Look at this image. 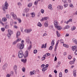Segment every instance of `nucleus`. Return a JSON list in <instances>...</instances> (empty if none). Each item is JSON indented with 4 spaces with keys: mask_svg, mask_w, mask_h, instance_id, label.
Wrapping results in <instances>:
<instances>
[{
    "mask_svg": "<svg viewBox=\"0 0 77 77\" xmlns=\"http://www.w3.org/2000/svg\"><path fill=\"white\" fill-rule=\"evenodd\" d=\"M13 23H14V22H13V20H11V21L10 23V24H11V26H12L13 25Z\"/></svg>",
    "mask_w": 77,
    "mask_h": 77,
    "instance_id": "obj_51",
    "label": "nucleus"
},
{
    "mask_svg": "<svg viewBox=\"0 0 77 77\" xmlns=\"http://www.w3.org/2000/svg\"><path fill=\"white\" fill-rule=\"evenodd\" d=\"M29 44L30 45L28 48V50H30L31 48H32V42H30Z\"/></svg>",
    "mask_w": 77,
    "mask_h": 77,
    "instance_id": "obj_14",
    "label": "nucleus"
},
{
    "mask_svg": "<svg viewBox=\"0 0 77 77\" xmlns=\"http://www.w3.org/2000/svg\"><path fill=\"white\" fill-rule=\"evenodd\" d=\"M64 72L65 73H67L68 72V70L67 69H65V70Z\"/></svg>",
    "mask_w": 77,
    "mask_h": 77,
    "instance_id": "obj_53",
    "label": "nucleus"
},
{
    "mask_svg": "<svg viewBox=\"0 0 77 77\" xmlns=\"http://www.w3.org/2000/svg\"><path fill=\"white\" fill-rule=\"evenodd\" d=\"M73 75L74 77H76V70H75L73 72Z\"/></svg>",
    "mask_w": 77,
    "mask_h": 77,
    "instance_id": "obj_22",
    "label": "nucleus"
},
{
    "mask_svg": "<svg viewBox=\"0 0 77 77\" xmlns=\"http://www.w3.org/2000/svg\"><path fill=\"white\" fill-rule=\"evenodd\" d=\"M48 8L51 11H52V10H53V8H52V5H49L48 6Z\"/></svg>",
    "mask_w": 77,
    "mask_h": 77,
    "instance_id": "obj_17",
    "label": "nucleus"
},
{
    "mask_svg": "<svg viewBox=\"0 0 77 77\" xmlns=\"http://www.w3.org/2000/svg\"><path fill=\"white\" fill-rule=\"evenodd\" d=\"M21 38H19L17 39V40H16V41L17 42H19V41H21Z\"/></svg>",
    "mask_w": 77,
    "mask_h": 77,
    "instance_id": "obj_42",
    "label": "nucleus"
},
{
    "mask_svg": "<svg viewBox=\"0 0 77 77\" xmlns=\"http://www.w3.org/2000/svg\"><path fill=\"white\" fill-rule=\"evenodd\" d=\"M57 10H62L63 9V6L61 5L58 6L57 7Z\"/></svg>",
    "mask_w": 77,
    "mask_h": 77,
    "instance_id": "obj_13",
    "label": "nucleus"
},
{
    "mask_svg": "<svg viewBox=\"0 0 77 77\" xmlns=\"http://www.w3.org/2000/svg\"><path fill=\"white\" fill-rule=\"evenodd\" d=\"M72 50L74 51L75 50V55H77V46H75L72 47Z\"/></svg>",
    "mask_w": 77,
    "mask_h": 77,
    "instance_id": "obj_4",
    "label": "nucleus"
},
{
    "mask_svg": "<svg viewBox=\"0 0 77 77\" xmlns=\"http://www.w3.org/2000/svg\"><path fill=\"white\" fill-rule=\"evenodd\" d=\"M30 15V14L29 13H27L26 14V17H29V16Z\"/></svg>",
    "mask_w": 77,
    "mask_h": 77,
    "instance_id": "obj_59",
    "label": "nucleus"
},
{
    "mask_svg": "<svg viewBox=\"0 0 77 77\" xmlns=\"http://www.w3.org/2000/svg\"><path fill=\"white\" fill-rule=\"evenodd\" d=\"M14 74V72L11 71L10 72V75H12Z\"/></svg>",
    "mask_w": 77,
    "mask_h": 77,
    "instance_id": "obj_48",
    "label": "nucleus"
},
{
    "mask_svg": "<svg viewBox=\"0 0 77 77\" xmlns=\"http://www.w3.org/2000/svg\"><path fill=\"white\" fill-rule=\"evenodd\" d=\"M65 29H69V26H65V27H64Z\"/></svg>",
    "mask_w": 77,
    "mask_h": 77,
    "instance_id": "obj_49",
    "label": "nucleus"
},
{
    "mask_svg": "<svg viewBox=\"0 0 77 77\" xmlns=\"http://www.w3.org/2000/svg\"><path fill=\"white\" fill-rule=\"evenodd\" d=\"M23 56L24 53H23V51H19L18 53V57L19 58H21V57H23Z\"/></svg>",
    "mask_w": 77,
    "mask_h": 77,
    "instance_id": "obj_3",
    "label": "nucleus"
},
{
    "mask_svg": "<svg viewBox=\"0 0 77 77\" xmlns=\"http://www.w3.org/2000/svg\"><path fill=\"white\" fill-rule=\"evenodd\" d=\"M28 56H29V51H26L25 52L24 57L25 58L27 57H28Z\"/></svg>",
    "mask_w": 77,
    "mask_h": 77,
    "instance_id": "obj_9",
    "label": "nucleus"
},
{
    "mask_svg": "<svg viewBox=\"0 0 77 77\" xmlns=\"http://www.w3.org/2000/svg\"><path fill=\"white\" fill-rule=\"evenodd\" d=\"M30 9H29V8H26L24 9V11L26 12H27Z\"/></svg>",
    "mask_w": 77,
    "mask_h": 77,
    "instance_id": "obj_26",
    "label": "nucleus"
},
{
    "mask_svg": "<svg viewBox=\"0 0 77 77\" xmlns=\"http://www.w3.org/2000/svg\"><path fill=\"white\" fill-rule=\"evenodd\" d=\"M21 61L22 62H23V63H26V62H27V59H22L21 60Z\"/></svg>",
    "mask_w": 77,
    "mask_h": 77,
    "instance_id": "obj_21",
    "label": "nucleus"
},
{
    "mask_svg": "<svg viewBox=\"0 0 77 77\" xmlns=\"http://www.w3.org/2000/svg\"><path fill=\"white\" fill-rule=\"evenodd\" d=\"M41 12L42 14H44V9H42L41 10Z\"/></svg>",
    "mask_w": 77,
    "mask_h": 77,
    "instance_id": "obj_45",
    "label": "nucleus"
},
{
    "mask_svg": "<svg viewBox=\"0 0 77 77\" xmlns=\"http://www.w3.org/2000/svg\"><path fill=\"white\" fill-rule=\"evenodd\" d=\"M56 33H57V37H60V34L59 32H58V31H56Z\"/></svg>",
    "mask_w": 77,
    "mask_h": 77,
    "instance_id": "obj_29",
    "label": "nucleus"
},
{
    "mask_svg": "<svg viewBox=\"0 0 77 77\" xmlns=\"http://www.w3.org/2000/svg\"><path fill=\"white\" fill-rule=\"evenodd\" d=\"M69 6L70 7H71V8H73V7H74V6H73L72 4H70L69 5Z\"/></svg>",
    "mask_w": 77,
    "mask_h": 77,
    "instance_id": "obj_58",
    "label": "nucleus"
},
{
    "mask_svg": "<svg viewBox=\"0 0 77 77\" xmlns=\"http://www.w3.org/2000/svg\"><path fill=\"white\" fill-rule=\"evenodd\" d=\"M63 47H66V48H68V47H69L68 45L66 44H63Z\"/></svg>",
    "mask_w": 77,
    "mask_h": 77,
    "instance_id": "obj_36",
    "label": "nucleus"
},
{
    "mask_svg": "<svg viewBox=\"0 0 77 77\" xmlns=\"http://www.w3.org/2000/svg\"><path fill=\"white\" fill-rule=\"evenodd\" d=\"M9 6L8 2H7V1H6L5 4L4 5V7L2 8V10L4 12L6 11V9H8V7Z\"/></svg>",
    "mask_w": 77,
    "mask_h": 77,
    "instance_id": "obj_2",
    "label": "nucleus"
},
{
    "mask_svg": "<svg viewBox=\"0 0 77 77\" xmlns=\"http://www.w3.org/2000/svg\"><path fill=\"white\" fill-rule=\"evenodd\" d=\"M54 24L55 27H57V26H58V22H57V20H54Z\"/></svg>",
    "mask_w": 77,
    "mask_h": 77,
    "instance_id": "obj_10",
    "label": "nucleus"
},
{
    "mask_svg": "<svg viewBox=\"0 0 77 77\" xmlns=\"http://www.w3.org/2000/svg\"><path fill=\"white\" fill-rule=\"evenodd\" d=\"M17 20L18 21L19 23H21V19L19 18H17Z\"/></svg>",
    "mask_w": 77,
    "mask_h": 77,
    "instance_id": "obj_38",
    "label": "nucleus"
},
{
    "mask_svg": "<svg viewBox=\"0 0 77 77\" xmlns=\"http://www.w3.org/2000/svg\"><path fill=\"white\" fill-rule=\"evenodd\" d=\"M7 20V19L6 17H3L2 19V21H6Z\"/></svg>",
    "mask_w": 77,
    "mask_h": 77,
    "instance_id": "obj_39",
    "label": "nucleus"
},
{
    "mask_svg": "<svg viewBox=\"0 0 77 77\" xmlns=\"http://www.w3.org/2000/svg\"><path fill=\"white\" fill-rule=\"evenodd\" d=\"M47 70V69H44L43 68L42 69V71H46Z\"/></svg>",
    "mask_w": 77,
    "mask_h": 77,
    "instance_id": "obj_62",
    "label": "nucleus"
},
{
    "mask_svg": "<svg viewBox=\"0 0 77 77\" xmlns=\"http://www.w3.org/2000/svg\"><path fill=\"white\" fill-rule=\"evenodd\" d=\"M59 40H58L57 41V42L56 44V46H58V44H59Z\"/></svg>",
    "mask_w": 77,
    "mask_h": 77,
    "instance_id": "obj_47",
    "label": "nucleus"
},
{
    "mask_svg": "<svg viewBox=\"0 0 77 77\" xmlns=\"http://www.w3.org/2000/svg\"><path fill=\"white\" fill-rule=\"evenodd\" d=\"M46 44H45V45H43L41 47L42 48H43L44 47L45 48H46Z\"/></svg>",
    "mask_w": 77,
    "mask_h": 77,
    "instance_id": "obj_33",
    "label": "nucleus"
},
{
    "mask_svg": "<svg viewBox=\"0 0 77 77\" xmlns=\"http://www.w3.org/2000/svg\"><path fill=\"white\" fill-rule=\"evenodd\" d=\"M46 57V54H45L43 55L42 57V61L43 60H45V59Z\"/></svg>",
    "mask_w": 77,
    "mask_h": 77,
    "instance_id": "obj_18",
    "label": "nucleus"
},
{
    "mask_svg": "<svg viewBox=\"0 0 77 77\" xmlns=\"http://www.w3.org/2000/svg\"><path fill=\"white\" fill-rule=\"evenodd\" d=\"M17 42L16 40L14 41L12 43V45H15V44H17Z\"/></svg>",
    "mask_w": 77,
    "mask_h": 77,
    "instance_id": "obj_34",
    "label": "nucleus"
},
{
    "mask_svg": "<svg viewBox=\"0 0 77 77\" xmlns=\"http://www.w3.org/2000/svg\"><path fill=\"white\" fill-rule=\"evenodd\" d=\"M37 26H38V27H41L42 26V24L40 22H39L38 23H37Z\"/></svg>",
    "mask_w": 77,
    "mask_h": 77,
    "instance_id": "obj_32",
    "label": "nucleus"
},
{
    "mask_svg": "<svg viewBox=\"0 0 77 77\" xmlns=\"http://www.w3.org/2000/svg\"><path fill=\"white\" fill-rule=\"evenodd\" d=\"M55 27V28H56V29H57L58 30H60L62 28V27L59 26H58V25Z\"/></svg>",
    "mask_w": 77,
    "mask_h": 77,
    "instance_id": "obj_16",
    "label": "nucleus"
},
{
    "mask_svg": "<svg viewBox=\"0 0 77 77\" xmlns=\"http://www.w3.org/2000/svg\"><path fill=\"white\" fill-rule=\"evenodd\" d=\"M17 5L18 6H21L22 5L21 4V3L20 2H18L17 3Z\"/></svg>",
    "mask_w": 77,
    "mask_h": 77,
    "instance_id": "obj_41",
    "label": "nucleus"
},
{
    "mask_svg": "<svg viewBox=\"0 0 77 77\" xmlns=\"http://www.w3.org/2000/svg\"><path fill=\"white\" fill-rule=\"evenodd\" d=\"M68 57L69 59H71V58H72V57H71V55H69Z\"/></svg>",
    "mask_w": 77,
    "mask_h": 77,
    "instance_id": "obj_57",
    "label": "nucleus"
},
{
    "mask_svg": "<svg viewBox=\"0 0 77 77\" xmlns=\"http://www.w3.org/2000/svg\"><path fill=\"white\" fill-rule=\"evenodd\" d=\"M6 77H10V75H9V74H7Z\"/></svg>",
    "mask_w": 77,
    "mask_h": 77,
    "instance_id": "obj_64",
    "label": "nucleus"
},
{
    "mask_svg": "<svg viewBox=\"0 0 77 77\" xmlns=\"http://www.w3.org/2000/svg\"><path fill=\"white\" fill-rule=\"evenodd\" d=\"M1 30L2 32H4L5 30V28H2L1 29Z\"/></svg>",
    "mask_w": 77,
    "mask_h": 77,
    "instance_id": "obj_56",
    "label": "nucleus"
},
{
    "mask_svg": "<svg viewBox=\"0 0 77 77\" xmlns=\"http://www.w3.org/2000/svg\"><path fill=\"white\" fill-rule=\"evenodd\" d=\"M75 29H76L75 26H73L72 27L71 30L72 31H73V30H74Z\"/></svg>",
    "mask_w": 77,
    "mask_h": 77,
    "instance_id": "obj_40",
    "label": "nucleus"
},
{
    "mask_svg": "<svg viewBox=\"0 0 77 77\" xmlns=\"http://www.w3.org/2000/svg\"><path fill=\"white\" fill-rule=\"evenodd\" d=\"M26 69V68H25L24 67H23L22 68V71L23 72H25V70Z\"/></svg>",
    "mask_w": 77,
    "mask_h": 77,
    "instance_id": "obj_50",
    "label": "nucleus"
},
{
    "mask_svg": "<svg viewBox=\"0 0 77 77\" xmlns=\"http://www.w3.org/2000/svg\"><path fill=\"white\" fill-rule=\"evenodd\" d=\"M24 42V40H22L21 41V43L22 44H18L17 45V47L20 50H22L24 48V45L23 43Z\"/></svg>",
    "mask_w": 77,
    "mask_h": 77,
    "instance_id": "obj_1",
    "label": "nucleus"
},
{
    "mask_svg": "<svg viewBox=\"0 0 77 77\" xmlns=\"http://www.w3.org/2000/svg\"><path fill=\"white\" fill-rule=\"evenodd\" d=\"M32 6V3H29L27 5V7L29 8H30Z\"/></svg>",
    "mask_w": 77,
    "mask_h": 77,
    "instance_id": "obj_27",
    "label": "nucleus"
},
{
    "mask_svg": "<svg viewBox=\"0 0 77 77\" xmlns=\"http://www.w3.org/2000/svg\"><path fill=\"white\" fill-rule=\"evenodd\" d=\"M60 43H63V39H60Z\"/></svg>",
    "mask_w": 77,
    "mask_h": 77,
    "instance_id": "obj_60",
    "label": "nucleus"
},
{
    "mask_svg": "<svg viewBox=\"0 0 77 77\" xmlns=\"http://www.w3.org/2000/svg\"><path fill=\"white\" fill-rule=\"evenodd\" d=\"M38 52V51L37 50H35L34 51V54H36Z\"/></svg>",
    "mask_w": 77,
    "mask_h": 77,
    "instance_id": "obj_46",
    "label": "nucleus"
},
{
    "mask_svg": "<svg viewBox=\"0 0 77 77\" xmlns=\"http://www.w3.org/2000/svg\"><path fill=\"white\" fill-rule=\"evenodd\" d=\"M61 63V62H60L59 61L58 62L57 65L56 66L57 68V67H59L60 65V64Z\"/></svg>",
    "mask_w": 77,
    "mask_h": 77,
    "instance_id": "obj_31",
    "label": "nucleus"
},
{
    "mask_svg": "<svg viewBox=\"0 0 77 77\" xmlns=\"http://www.w3.org/2000/svg\"><path fill=\"white\" fill-rule=\"evenodd\" d=\"M8 33L9 34H10L11 35H12V34H13V31H12L10 29H8Z\"/></svg>",
    "mask_w": 77,
    "mask_h": 77,
    "instance_id": "obj_20",
    "label": "nucleus"
},
{
    "mask_svg": "<svg viewBox=\"0 0 77 77\" xmlns=\"http://www.w3.org/2000/svg\"><path fill=\"white\" fill-rule=\"evenodd\" d=\"M7 36L8 38L9 39H10V37L11 36V34L8 33L7 35Z\"/></svg>",
    "mask_w": 77,
    "mask_h": 77,
    "instance_id": "obj_37",
    "label": "nucleus"
},
{
    "mask_svg": "<svg viewBox=\"0 0 77 77\" xmlns=\"http://www.w3.org/2000/svg\"><path fill=\"white\" fill-rule=\"evenodd\" d=\"M9 25H6L5 26V29H9Z\"/></svg>",
    "mask_w": 77,
    "mask_h": 77,
    "instance_id": "obj_43",
    "label": "nucleus"
},
{
    "mask_svg": "<svg viewBox=\"0 0 77 77\" xmlns=\"http://www.w3.org/2000/svg\"><path fill=\"white\" fill-rule=\"evenodd\" d=\"M73 40V42H75V43H76V44H77V40L75 38H73L72 39Z\"/></svg>",
    "mask_w": 77,
    "mask_h": 77,
    "instance_id": "obj_30",
    "label": "nucleus"
},
{
    "mask_svg": "<svg viewBox=\"0 0 77 77\" xmlns=\"http://www.w3.org/2000/svg\"><path fill=\"white\" fill-rule=\"evenodd\" d=\"M75 58H74L72 61H70L69 62V63L70 65H72V64H74V63H75Z\"/></svg>",
    "mask_w": 77,
    "mask_h": 77,
    "instance_id": "obj_12",
    "label": "nucleus"
},
{
    "mask_svg": "<svg viewBox=\"0 0 77 77\" xmlns=\"http://www.w3.org/2000/svg\"><path fill=\"white\" fill-rule=\"evenodd\" d=\"M59 76L60 77H62V72H60L59 74Z\"/></svg>",
    "mask_w": 77,
    "mask_h": 77,
    "instance_id": "obj_55",
    "label": "nucleus"
},
{
    "mask_svg": "<svg viewBox=\"0 0 77 77\" xmlns=\"http://www.w3.org/2000/svg\"><path fill=\"white\" fill-rule=\"evenodd\" d=\"M47 33H45L43 34L42 36L44 37V36H47Z\"/></svg>",
    "mask_w": 77,
    "mask_h": 77,
    "instance_id": "obj_61",
    "label": "nucleus"
},
{
    "mask_svg": "<svg viewBox=\"0 0 77 77\" xmlns=\"http://www.w3.org/2000/svg\"><path fill=\"white\" fill-rule=\"evenodd\" d=\"M25 41L27 44H29L31 41H30V40L29 39V37H27L25 39Z\"/></svg>",
    "mask_w": 77,
    "mask_h": 77,
    "instance_id": "obj_8",
    "label": "nucleus"
},
{
    "mask_svg": "<svg viewBox=\"0 0 77 77\" xmlns=\"http://www.w3.org/2000/svg\"><path fill=\"white\" fill-rule=\"evenodd\" d=\"M35 74H36V72L35 73L34 72H31L29 73L30 75H34Z\"/></svg>",
    "mask_w": 77,
    "mask_h": 77,
    "instance_id": "obj_24",
    "label": "nucleus"
},
{
    "mask_svg": "<svg viewBox=\"0 0 77 77\" xmlns=\"http://www.w3.org/2000/svg\"><path fill=\"white\" fill-rule=\"evenodd\" d=\"M54 40H53L51 42V45L54 46Z\"/></svg>",
    "mask_w": 77,
    "mask_h": 77,
    "instance_id": "obj_25",
    "label": "nucleus"
},
{
    "mask_svg": "<svg viewBox=\"0 0 77 77\" xmlns=\"http://www.w3.org/2000/svg\"><path fill=\"white\" fill-rule=\"evenodd\" d=\"M30 15H32V18H34L35 17V13H30Z\"/></svg>",
    "mask_w": 77,
    "mask_h": 77,
    "instance_id": "obj_19",
    "label": "nucleus"
},
{
    "mask_svg": "<svg viewBox=\"0 0 77 77\" xmlns=\"http://www.w3.org/2000/svg\"><path fill=\"white\" fill-rule=\"evenodd\" d=\"M11 15L12 16L13 18L14 19V20L17 19V16H16V15L14 13H11Z\"/></svg>",
    "mask_w": 77,
    "mask_h": 77,
    "instance_id": "obj_7",
    "label": "nucleus"
},
{
    "mask_svg": "<svg viewBox=\"0 0 77 77\" xmlns=\"http://www.w3.org/2000/svg\"><path fill=\"white\" fill-rule=\"evenodd\" d=\"M8 65L7 63H5L4 64L3 66L2 67V69L3 70H5L6 69V68H7V66Z\"/></svg>",
    "mask_w": 77,
    "mask_h": 77,
    "instance_id": "obj_6",
    "label": "nucleus"
},
{
    "mask_svg": "<svg viewBox=\"0 0 77 77\" xmlns=\"http://www.w3.org/2000/svg\"><path fill=\"white\" fill-rule=\"evenodd\" d=\"M68 4L67 3H65L64 4V6L65 8H66V7L68 6Z\"/></svg>",
    "mask_w": 77,
    "mask_h": 77,
    "instance_id": "obj_35",
    "label": "nucleus"
},
{
    "mask_svg": "<svg viewBox=\"0 0 77 77\" xmlns=\"http://www.w3.org/2000/svg\"><path fill=\"white\" fill-rule=\"evenodd\" d=\"M52 49H53V47H52V46H50V47L49 48V50L51 51L52 50Z\"/></svg>",
    "mask_w": 77,
    "mask_h": 77,
    "instance_id": "obj_44",
    "label": "nucleus"
},
{
    "mask_svg": "<svg viewBox=\"0 0 77 77\" xmlns=\"http://www.w3.org/2000/svg\"><path fill=\"white\" fill-rule=\"evenodd\" d=\"M68 21V22L69 23V22H72V19H70Z\"/></svg>",
    "mask_w": 77,
    "mask_h": 77,
    "instance_id": "obj_54",
    "label": "nucleus"
},
{
    "mask_svg": "<svg viewBox=\"0 0 77 77\" xmlns=\"http://www.w3.org/2000/svg\"><path fill=\"white\" fill-rule=\"evenodd\" d=\"M41 12H39L38 14L37 15V17H38L41 15Z\"/></svg>",
    "mask_w": 77,
    "mask_h": 77,
    "instance_id": "obj_63",
    "label": "nucleus"
},
{
    "mask_svg": "<svg viewBox=\"0 0 77 77\" xmlns=\"http://www.w3.org/2000/svg\"><path fill=\"white\" fill-rule=\"evenodd\" d=\"M20 31H17L16 34V38H18V36H20Z\"/></svg>",
    "mask_w": 77,
    "mask_h": 77,
    "instance_id": "obj_23",
    "label": "nucleus"
},
{
    "mask_svg": "<svg viewBox=\"0 0 77 77\" xmlns=\"http://www.w3.org/2000/svg\"><path fill=\"white\" fill-rule=\"evenodd\" d=\"M13 69L16 70L17 69V65H15L13 67Z\"/></svg>",
    "mask_w": 77,
    "mask_h": 77,
    "instance_id": "obj_28",
    "label": "nucleus"
},
{
    "mask_svg": "<svg viewBox=\"0 0 77 77\" xmlns=\"http://www.w3.org/2000/svg\"><path fill=\"white\" fill-rule=\"evenodd\" d=\"M44 26L45 27H47L48 26V21H46L44 23Z\"/></svg>",
    "mask_w": 77,
    "mask_h": 77,
    "instance_id": "obj_15",
    "label": "nucleus"
},
{
    "mask_svg": "<svg viewBox=\"0 0 77 77\" xmlns=\"http://www.w3.org/2000/svg\"><path fill=\"white\" fill-rule=\"evenodd\" d=\"M32 31V29H25L24 30V32L27 33H30Z\"/></svg>",
    "mask_w": 77,
    "mask_h": 77,
    "instance_id": "obj_5",
    "label": "nucleus"
},
{
    "mask_svg": "<svg viewBox=\"0 0 77 77\" xmlns=\"http://www.w3.org/2000/svg\"><path fill=\"white\" fill-rule=\"evenodd\" d=\"M38 1H35L34 2V5H38Z\"/></svg>",
    "mask_w": 77,
    "mask_h": 77,
    "instance_id": "obj_52",
    "label": "nucleus"
},
{
    "mask_svg": "<svg viewBox=\"0 0 77 77\" xmlns=\"http://www.w3.org/2000/svg\"><path fill=\"white\" fill-rule=\"evenodd\" d=\"M49 18L48 17H43L42 18V19L40 20L42 22L43 21H45L46 20H47Z\"/></svg>",
    "mask_w": 77,
    "mask_h": 77,
    "instance_id": "obj_11",
    "label": "nucleus"
}]
</instances>
